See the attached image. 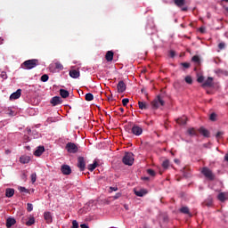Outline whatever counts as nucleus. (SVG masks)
Instances as JSON below:
<instances>
[{
    "mask_svg": "<svg viewBox=\"0 0 228 228\" xmlns=\"http://www.w3.org/2000/svg\"><path fill=\"white\" fill-rule=\"evenodd\" d=\"M38 65V60L32 59L25 61L23 63H21L20 67L21 69H24L25 70H31V69H35Z\"/></svg>",
    "mask_w": 228,
    "mask_h": 228,
    "instance_id": "obj_1",
    "label": "nucleus"
},
{
    "mask_svg": "<svg viewBox=\"0 0 228 228\" xmlns=\"http://www.w3.org/2000/svg\"><path fill=\"white\" fill-rule=\"evenodd\" d=\"M201 174L202 175H204V177H206V179H208V181H215L216 179V175L215 173H213V170H211L209 167H204L201 168Z\"/></svg>",
    "mask_w": 228,
    "mask_h": 228,
    "instance_id": "obj_2",
    "label": "nucleus"
},
{
    "mask_svg": "<svg viewBox=\"0 0 228 228\" xmlns=\"http://www.w3.org/2000/svg\"><path fill=\"white\" fill-rule=\"evenodd\" d=\"M124 165H128V167H132L133 163H134V155L133 152H126L125 156L122 159Z\"/></svg>",
    "mask_w": 228,
    "mask_h": 228,
    "instance_id": "obj_3",
    "label": "nucleus"
},
{
    "mask_svg": "<svg viewBox=\"0 0 228 228\" xmlns=\"http://www.w3.org/2000/svg\"><path fill=\"white\" fill-rule=\"evenodd\" d=\"M151 108L152 110H159L160 106H165V101L162 97L158 95L151 102Z\"/></svg>",
    "mask_w": 228,
    "mask_h": 228,
    "instance_id": "obj_4",
    "label": "nucleus"
},
{
    "mask_svg": "<svg viewBox=\"0 0 228 228\" xmlns=\"http://www.w3.org/2000/svg\"><path fill=\"white\" fill-rule=\"evenodd\" d=\"M65 149L68 152H69V154H76L79 151V148L74 142H68Z\"/></svg>",
    "mask_w": 228,
    "mask_h": 228,
    "instance_id": "obj_5",
    "label": "nucleus"
},
{
    "mask_svg": "<svg viewBox=\"0 0 228 228\" xmlns=\"http://www.w3.org/2000/svg\"><path fill=\"white\" fill-rule=\"evenodd\" d=\"M130 133L134 134V136H140L143 133V128L138 125H133Z\"/></svg>",
    "mask_w": 228,
    "mask_h": 228,
    "instance_id": "obj_6",
    "label": "nucleus"
},
{
    "mask_svg": "<svg viewBox=\"0 0 228 228\" xmlns=\"http://www.w3.org/2000/svg\"><path fill=\"white\" fill-rule=\"evenodd\" d=\"M175 6L181 8L182 12H188V6H185L186 0H173Z\"/></svg>",
    "mask_w": 228,
    "mask_h": 228,
    "instance_id": "obj_7",
    "label": "nucleus"
},
{
    "mask_svg": "<svg viewBox=\"0 0 228 228\" xmlns=\"http://www.w3.org/2000/svg\"><path fill=\"white\" fill-rule=\"evenodd\" d=\"M77 167H78L80 172H84V170L86 168V162L85 161L84 157L77 158Z\"/></svg>",
    "mask_w": 228,
    "mask_h": 228,
    "instance_id": "obj_8",
    "label": "nucleus"
},
{
    "mask_svg": "<svg viewBox=\"0 0 228 228\" xmlns=\"http://www.w3.org/2000/svg\"><path fill=\"white\" fill-rule=\"evenodd\" d=\"M61 172L63 174V175H70L72 174V169L69 165H62L61 167Z\"/></svg>",
    "mask_w": 228,
    "mask_h": 228,
    "instance_id": "obj_9",
    "label": "nucleus"
},
{
    "mask_svg": "<svg viewBox=\"0 0 228 228\" xmlns=\"http://www.w3.org/2000/svg\"><path fill=\"white\" fill-rule=\"evenodd\" d=\"M203 88H211L213 86V77H208L201 86Z\"/></svg>",
    "mask_w": 228,
    "mask_h": 228,
    "instance_id": "obj_10",
    "label": "nucleus"
},
{
    "mask_svg": "<svg viewBox=\"0 0 228 228\" xmlns=\"http://www.w3.org/2000/svg\"><path fill=\"white\" fill-rule=\"evenodd\" d=\"M118 94H124V91L126 90V83L123 82V80L119 81L117 86Z\"/></svg>",
    "mask_w": 228,
    "mask_h": 228,
    "instance_id": "obj_11",
    "label": "nucleus"
},
{
    "mask_svg": "<svg viewBox=\"0 0 228 228\" xmlns=\"http://www.w3.org/2000/svg\"><path fill=\"white\" fill-rule=\"evenodd\" d=\"M200 134H202L205 138H209V130L206 129L204 126L200 127L199 129Z\"/></svg>",
    "mask_w": 228,
    "mask_h": 228,
    "instance_id": "obj_12",
    "label": "nucleus"
},
{
    "mask_svg": "<svg viewBox=\"0 0 228 228\" xmlns=\"http://www.w3.org/2000/svg\"><path fill=\"white\" fill-rule=\"evenodd\" d=\"M44 218L46 224H53V215H51V212H45Z\"/></svg>",
    "mask_w": 228,
    "mask_h": 228,
    "instance_id": "obj_13",
    "label": "nucleus"
},
{
    "mask_svg": "<svg viewBox=\"0 0 228 228\" xmlns=\"http://www.w3.org/2000/svg\"><path fill=\"white\" fill-rule=\"evenodd\" d=\"M51 104L53 106H58V104H61V98L60 96H54L51 99Z\"/></svg>",
    "mask_w": 228,
    "mask_h": 228,
    "instance_id": "obj_14",
    "label": "nucleus"
},
{
    "mask_svg": "<svg viewBox=\"0 0 228 228\" xmlns=\"http://www.w3.org/2000/svg\"><path fill=\"white\" fill-rule=\"evenodd\" d=\"M22 94V90L21 89H18L16 92L12 93L10 96L11 100H15V99H19L20 97Z\"/></svg>",
    "mask_w": 228,
    "mask_h": 228,
    "instance_id": "obj_15",
    "label": "nucleus"
},
{
    "mask_svg": "<svg viewBox=\"0 0 228 228\" xmlns=\"http://www.w3.org/2000/svg\"><path fill=\"white\" fill-rule=\"evenodd\" d=\"M29 161H31V158H29V156H28V155H22L20 158V163H22V165H26V164L29 163Z\"/></svg>",
    "mask_w": 228,
    "mask_h": 228,
    "instance_id": "obj_16",
    "label": "nucleus"
},
{
    "mask_svg": "<svg viewBox=\"0 0 228 228\" xmlns=\"http://www.w3.org/2000/svg\"><path fill=\"white\" fill-rule=\"evenodd\" d=\"M45 148L44 146H38L37 149L34 151V156L40 157L41 154H44Z\"/></svg>",
    "mask_w": 228,
    "mask_h": 228,
    "instance_id": "obj_17",
    "label": "nucleus"
},
{
    "mask_svg": "<svg viewBox=\"0 0 228 228\" xmlns=\"http://www.w3.org/2000/svg\"><path fill=\"white\" fill-rule=\"evenodd\" d=\"M69 76L73 79H77V77H79V76H80L79 70H77V69L69 70Z\"/></svg>",
    "mask_w": 228,
    "mask_h": 228,
    "instance_id": "obj_18",
    "label": "nucleus"
},
{
    "mask_svg": "<svg viewBox=\"0 0 228 228\" xmlns=\"http://www.w3.org/2000/svg\"><path fill=\"white\" fill-rule=\"evenodd\" d=\"M15 224H17V221L15 220V218H12V217H8L6 220V227L10 228L12 225H15Z\"/></svg>",
    "mask_w": 228,
    "mask_h": 228,
    "instance_id": "obj_19",
    "label": "nucleus"
},
{
    "mask_svg": "<svg viewBox=\"0 0 228 228\" xmlns=\"http://www.w3.org/2000/svg\"><path fill=\"white\" fill-rule=\"evenodd\" d=\"M134 191L136 197H143V195H147V190H144V189H141L139 191L134 189Z\"/></svg>",
    "mask_w": 228,
    "mask_h": 228,
    "instance_id": "obj_20",
    "label": "nucleus"
},
{
    "mask_svg": "<svg viewBox=\"0 0 228 228\" xmlns=\"http://www.w3.org/2000/svg\"><path fill=\"white\" fill-rule=\"evenodd\" d=\"M13 195H15V190L14 189L7 188L5 190V197H7L8 199L13 197Z\"/></svg>",
    "mask_w": 228,
    "mask_h": 228,
    "instance_id": "obj_21",
    "label": "nucleus"
},
{
    "mask_svg": "<svg viewBox=\"0 0 228 228\" xmlns=\"http://www.w3.org/2000/svg\"><path fill=\"white\" fill-rule=\"evenodd\" d=\"M113 51H108L105 54V60L107 61H113V56H114Z\"/></svg>",
    "mask_w": 228,
    "mask_h": 228,
    "instance_id": "obj_22",
    "label": "nucleus"
},
{
    "mask_svg": "<svg viewBox=\"0 0 228 228\" xmlns=\"http://www.w3.org/2000/svg\"><path fill=\"white\" fill-rule=\"evenodd\" d=\"M217 199H218V200H220V202H225V200H227V193L226 192H220L217 195Z\"/></svg>",
    "mask_w": 228,
    "mask_h": 228,
    "instance_id": "obj_23",
    "label": "nucleus"
},
{
    "mask_svg": "<svg viewBox=\"0 0 228 228\" xmlns=\"http://www.w3.org/2000/svg\"><path fill=\"white\" fill-rule=\"evenodd\" d=\"M187 121H188V118H186V116H183V117L179 118L178 119H176L177 124H180V126L186 125Z\"/></svg>",
    "mask_w": 228,
    "mask_h": 228,
    "instance_id": "obj_24",
    "label": "nucleus"
},
{
    "mask_svg": "<svg viewBox=\"0 0 228 228\" xmlns=\"http://www.w3.org/2000/svg\"><path fill=\"white\" fill-rule=\"evenodd\" d=\"M60 95L62 97V99H67V97L70 95V93L65 89H60Z\"/></svg>",
    "mask_w": 228,
    "mask_h": 228,
    "instance_id": "obj_25",
    "label": "nucleus"
},
{
    "mask_svg": "<svg viewBox=\"0 0 228 228\" xmlns=\"http://www.w3.org/2000/svg\"><path fill=\"white\" fill-rule=\"evenodd\" d=\"M180 213H183V215H189V216H191V214L190 213V208L188 207H182L180 208Z\"/></svg>",
    "mask_w": 228,
    "mask_h": 228,
    "instance_id": "obj_26",
    "label": "nucleus"
},
{
    "mask_svg": "<svg viewBox=\"0 0 228 228\" xmlns=\"http://www.w3.org/2000/svg\"><path fill=\"white\" fill-rule=\"evenodd\" d=\"M140 110H149V105L145 102H138Z\"/></svg>",
    "mask_w": 228,
    "mask_h": 228,
    "instance_id": "obj_27",
    "label": "nucleus"
},
{
    "mask_svg": "<svg viewBox=\"0 0 228 228\" xmlns=\"http://www.w3.org/2000/svg\"><path fill=\"white\" fill-rule=\"evenodd\" d=\"M35 224V217H28V221L25 223V225L28 227H31V225Z\"/></svg>",
    "mask_w": 228,
    "mask_h": 228,
    "instance_id": "obj_28",
    "label": "nucleus"
},
{
    "mask_svg": "<svg viewBox=\"0 0 228 228\" xmlns=\"http://www.w3.org/2000/svg\"><path fill=\"white\" fill-rule=\"evenodd\" d=\"M187 133L190 136H197V130L194 127L189 128Z\"/></svg>",
    "mask_w": 228,
    "mask_h": 228,
    "instance_id": "obj_29",
    "label": "nucleus"
},
{
    "mask_svg": "<svg viewBox=\"0 0 228 228\" xmlns=\"http://www.w3.org/2000/svg\"><path fill=\"white\" fill-rule=\"evenodd\" d=\"M98 165L97 161H94L93 164L88 166V170H90V172H94V170L97 168Z\"/></svg>",
    "mask_w": 228,
    "mask_h": 228,
    "instance_id": "obj_30",
    "label": "nucleus"
},
{
    "mask_svg": "<svg viewBox=\"0 0 228 228\" xmlns=\"http://www.w3.org/2000/svg\"><path fill=\"white\" fill-rule=\"evenodd\" d=\"M184 79H185V83H187V85L193 84V78H191V76H186Z\"/></svg>",
    "mask_w": 228,
    "mask_h": 228,
    "instance_id": "obj_31",
    "label": "nucleus"
},
{
    "mask_svg": "<svg viewBox=\"0 0 228 228\" xmlns=\"http://www.w3.org/2000/svg\"><path fill=\"white\" fill-rule=\"evenodd\" d=\"M86 101L90 102L94 101V94L91 93H88L86 94Z\"/></svg>",
    "mask_w": 228,
    "mask_h": 228,
    "instance_id": "obj_32",
    "label": "nucleus"
},
{
    "mask_svg": "<svg viewBox=\"0 0 228 228\" xmlns=\"http://www.w3.org/2000/svg\"><path fill=\"white\" fill-rule=\"evenodd\" d=\"M191 61L194 62V63H200V57H199V55H194L191 59Z\"/></svg>",
    "mask_w": 228,
    "mask_h": 228,
    "instance_id": "obj_33",
    "label": "nucleus"
},
{
    "mask_svg": "<svg viewBox=\"0 0 228 228\" xmlns=\"http://www.w3.org/2000/svg\"><path fill=\"white\" fill-rule=\"evenodd\" d=\"M41 81H42L43 83H47V81H49V75H47V74L43 75V76L41 77Z\"/></svg>",
    "mask_w": 228,
    "mask_h": 228,
    "instance_id": "obj_34",
    "label": "nucleus"
},
{
    "mask_svg": "<svg viewBox=\"0 0 228 228\" xmlns=\"http://www.w3.org/2000/svg\"><path fill=\"white\" fill-rule=\"evenodd\" d=\"M216 113L213 112L212 114H210L209 116V120H211L212 122H216Z\"/></svg>",
    "mask_w": 228,
    "mask_h": 228,
    "instance_id": "obj_35",
    "label": "nucleus"
},
{
    "mask_svg": "<svg viewBox=\"0 0 228 228\" xmlns=\"http://www.w3.org/2000/svg\"><path fill=\"white\" fill-rule=\"evenodd\" d=\"M169 166H170V162L168 160H164L162 162L163 168L167 169V168H168Z\"/></svg>",
    "mask_w": 228,
    "mask_h": 228,
    "instance_id": "obj_36",
    "label": "nucleus"
},
{
    "mask_svg": "<svg viewBox=\"0 0 228 228\" xmlns=\"http://www.w3.org/2000/svg\"><path fill=\"white\" fill-rule=\"evenodd\" d=\"M55 69H59V70H63V64H61L60 62H56Z\"/></svg>",
    "mask_w": 228,
    "mask_h": 228,
    "instance_id": "obj_37",
    "label": "nucleus"
},
{
    "mask_svg": "<svg viewBox=\"0 0 228 228\" xmlns=\"http://www.w3.org/2000/svg\"><path fill=\"white\" fill-rule=\"evenodd\" d=\"M27 211H28V213H31V211H33V204L31 203L27 204Z\"/></svg>",
    "mask_w": 228,
    "mask_h": 228,
    "instance_id": "obj_38",
    "label": "nucleus"
},
{
    "mask_svg": "<svg viewBox=\"0 0 228 228\" xmlns=\"http://www.w3.org/2000/svg\"><path fill=\"white\" fill-rule=\"evenodd\" d=\"M147 174H149V175H151V177H154V175H156V172L153 169H148Z\"/></svg>",
    "mask_w": 228,
    "mask_h": 228,
    "instance_id": "obj_39",
    "label": "nucleus"
},
{
    "mask_svg": "<svg viewBox=\"0 0 228 228\" xmlns=\"http://www.w3.org/2000/svg\"><path fill=\"white\" fill-rule=\"evenodd\" d=\"M30 177L33 183H37V173L32 174Z\"/></svg>",
    "mask_w": 228,
    "mask_h": 228,
    "instance_id": "obj_40",
    "label": "nucleus"
},
{
    "mask_svg": "<svg viewBox=\"0 0 228 228\" xmlns=\"http://www.w3.org/2000/svg\"><path fill=\"white\" fill-rule=\"evenodd\" d=\"M72 228H79V224L77 220L72 221Z\"/></svg>",
    "mask_w": 228,
    "mask_h": 228,
    "instance_id": "obj_41",
    "label": "nucleus"
},
{
    "mask_svg": "<svg viewBox=\"0 0 228 228\" xmlns=\"http://www.w3.org/2000/svg\"><path fill=\"white\" fill-rule=\"evenodd\" d=\"M0 76H1L2 79L8 78V75L6 74V71H2Z\"/></svg>",
    "mask_w": 228,
    "mask_h": 228,
    "instance_id": "obj_42",
    "label": "nucleus"
},
{
    "mask_svg": "<svg viewBox=\"0 0 228 228\" xmlns=\"http://www.w3.org/2000/svg\"><path fill=\"white\" fill-rule=\"evenodd\" d=\"M181 66L183 67V69H190V63L189 62H182Z\"/></svg>",
    "mask_w": 228,
    "mask_h": 228,
    "instance_id": "obj_43",
    "label": "nucleus"
},
{
    "mask_svg": "<svg viewBox=\"0 0 228 228\" xmlns=\"http://www.w3.org/2000/svg\"><path fill=\"white\" fill-rule=\"evenodd\" d=\"M122 104H123V106H127V104H129V99H127V98L123 99Z\"/></svg>",
    "mask_w": 228,
    "mask_h": 228,
    "instance_id": "obj_44",
    "label": "nucleus"
},
{
    "mask_svg": "<svg viewBox=\"0 0 228 228\" xmlns=\"http://www.w3.org/2000/svg\"><path fill=\"white\" fill-rule=\"evenodd\" d=\"M122 197V193L118 192L113 196L114 200H117L118 199H120Z\"/></svg>",
    "mask_w": 228,
    "mask_h": 228,
    "instance_id": "obj_45",
    "label": "nucleus"
},
{
    "mask_svg": "<svg viewBox=\"0 0 228 228\" xmlns=\"http://www.w3.org/2000/svg\"><path fill=\"white\" fill-rule=\"evenodd\" d=\"M9 112H7V115H9V117H15V111L12 110H8Z\"/></svg>",
    "mask_w": 228,
    "mask_h": 228,
    "instance_id": "obj_46",
    "label": "nucleus"
},
{
    "mask_svg": "<svg viewBox=\"0 0 228 228\" xmlns=\"http://www.w3.org/2000/svg\"><path fill=\"white\" fill-rule=\"evenodd\" d=\"M19 190L21 193H28V189H26V187H20Z\"/></svg>",
    "mask_w": 228,
    "mask_h": 228,
    "instance_id": "obj_47",
    "label": "nucleus"
},
{
    "mask_svg": "<svg viewBox=\"0 0 228 228\" xmlns=\"http://www.w3.org/2000/svg\"><path fill=\"white\" fill-rule=\"evenodd\" d=\"M218 49H220V50L225 49V43H219Z\"/></svg>",
    "mask_w": 228,
    "mask_h": 228,
    "instance_id": "obj_48",
    "label": "nucleus"
},
{
    "mask_svg": "<svg viewBox=\"0 0 228 228\" xmlns=\"http://www.w3.org/2000/svg\"><path fill=\"white\" fill-rule=\"evenodd\" d=\"M222 134H224V132H217L216 134V140H219V138L222 136Z\"/></svg>",
    "mask_w": 228,
    "mask_h": 228,
    "instance_id": "obj_49",
    "label": "nucleus"
},
{
    "mask_svg": "<svg viewBox=\"0 0 228 228\" xmlns=\"http://www.w3.org/2000/svg\"><path fill=\"white\" fill-rule=\"evenodd\" d=\"M169 56H170V58H175V52L174 50H171L169 52Z\"/></svg>",
    "mask_w": 228,
    "mask_h": 228,
    "instance_id": "obj_50",
    "label": "nucleus"
},
{
    "mask_svg": "<svg viewBox=\"0 0 228 228\" xmlns=\"http://www.w3.org/2000/svg\"><path fill=\"white\" fill-rule=\"evenodd\" d=\"M197 81L198 83H204V77L203 76L199 77Z\"/></svg>",
    "mask_w": 228,
    "mask_h": 228,
    "instance_id": "obj_51",
    "label": "nucleus"
},
{
    "mask_svg": "<svg viewBox=\"0 0 228 228\" xmlns=\"http://www.w3.org/2000/svg\"><path fill=\"white\" fill-rule=\"evenodd\" d=\"M110 192L111 193V191H118V187H110Z\"/></svg>",
    "mask_w": 228,
    "mask_h": 228,
    "instance_id": "obj_52",
    "label": "nucleus"
},
{
    "mask_svg": "<svg viewBox=\"0 0 228 228\" xmlns=\"http://www.w3.org/2000/svg\"><path fill=\"white\" fill-rule=\"evenodd\" d=\"M109 102H112L113 101V94H110L107 97Z\"/></svg>",
    "mask_w": 228,
    "mask_h": 228,
    "instance_id": "obj_53",
    "label": "nucleus"
},
{
    "mask_svg": "<svg viewBox=\"0 0 228 228\" xmlns=\"http://www.w3.org/2000/svg\"><path fill=\"white\" fill-rule=\"evenodd\" d=\"M81 228H90L86 224H80Z\"/></svg>",
    "mask_w": 228,
    "mask_h": 228,
    "instance_id": "obj_54",
    "label": "nucleus"
},
{
    "mask_svg": "<svg viewBox=\"0 0 228 228\" xmlns=\"http://www.w3.org/2000/svg\"><path fill=\"white\" fill-rule=\"evenodd\" d=\"M224 161H227V163H228V153H226L224 156Z\"/></svg>",
    "mask_w": 228,
    "mask_h": 228,
    "instance_id": "obj_55",
    "label": "nucleus"
},
{
    "mask_svg": "<svg viewBox=\"0 0 228 228\" xmlns=\"http://www.w3.org/2000/svg\"><path fill=\"white\" fill-rule=\"evenodd\" d=\"M142 179V181H149L150 178L148 176H144Z\"/></svg>",
    "mask_w": 228,
    "mask_h": 228,
    "instance_id": "obj_56",
    "label": "nucleus"
},
{
    "mask_svg": "<svg viewBox=\"0 0 228 228\" xmlns=\"http://www.w3.org/2000/svg\"><path fill=\"white\" fill-rule=\"evenodd\" d=\"M28 131V134H31V129L30 128H27Z\"/></svg>",
    "mask_w": 228,
    "mask_h": 228,
    "instance_id": "obj_57",
    "label": "nucleus"
},
{
    "mask_svg": "<svg viewBox=\"0 0 228 228\" xmlns=\"http://www.w3.org/2000/svg\"><path fill=\"white\" fill-rule=\"evenodd\" d=\"M11 152H12V151H11L10 150H6V151H5V154H11Z\"/></svg>",
    "mask_w": 228,
    "mask_h": 228,
    "instance_id": "obj_58",
    "label": "nucleus"
},
{
    "mask_svg": "<svg viewBox=\"0 0 228 228\" xmlns=\"http://www.w3.org/2000/svg\"><path fill=\"white\" fill-rule=\"evenodd\" d=\"M125 209H126V211H128V210H129V207H127V205H125Z\"/></svg>",
    "mask_w": 228,
    "mask_h": 228,
    "instance_id": "obj_59",
    "label": "nucleus"
},
{
    "mask_svg": "<svg viewBox=\"0 0 228 228\" xmlns=\"http://www.w3.org/2000/svg\"><path fill=\"white\" fill-rule=\"evenodd\" d=\"M119 111H121V113H124V108H119Z\"/></svg>",
    "mask_w": 228,
    "mask_h": 228,
    "instance_id": "obj_60",
    "label": "nucleus"
},
{
    "mask_svg": "<svg viewBox=\"0 0 228 228\" xmlns=\"http://www.w3.org/2000/svg\"><path fill=\"white\" fill-rule=\"evenodd\" d=\"M219 74H224V71L222 69H219Z\"/></svg>",
    "mask_w": 228,
    "mask_h": 228,
    "instance_id": "obj_61",
    "label": "nucleus"
},
{
    "mask_svg": "<svg viewBox=\"0 0 228 228\" xmlns=\"http://www.w3.org/2000/svg\"><path fill=\"white\" fill-rule=\"evenodd\" d=\"M206 206H211V202L210 203H207Z\"/></svg>",
    "mask_w": 228,
    "mask_h": 228,
    "instance_id": "obj_62",
    "label": "nucleus"
},
{
    "mask_svg": "<svg viewBox=\"0 0 228 228\" xmlns=\"http://www.w3.org/2000/svg\"><path fill=\"white\" fill-rule=\"evenodd\" d=\"M223 1H224V3H228V0H223Z\"/></svg>",
    "mask_w": 228,
    "mask_h": 228,
    "instance_id": "obj_63",
    "label": "nucleus"
},
{
    "mask_svg": "<svg viewBox=\"0 0 228 228\" xmlns=\"http://www.w3.org/2000/svg\"><path fill=\"white\" fill-rule=\"evenodd\" d=\"M226 12H228V7L225 8Z\"/></svg>",
    "mask_w": 228,
    "mask_h": 228,
    "instance_id": "obj_64",
    "label": "nucleus"
}]
</instances>
